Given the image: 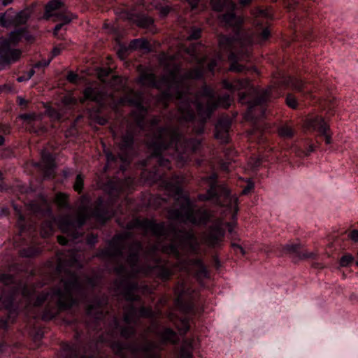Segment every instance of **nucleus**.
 Listing matches in <instances>:
<instances>
[{"label":"nucleus","mask_w":358,"mask_h":358,"mask_svg":"<svg viewBox=\"0 0 358 358\" xmlns=\"http://www.w3.org/2000/svg\"><path fill=\"white\" fill-rule=\"evenodd\" d=\"M78 264V252L71 250L58 257L57 271L64 273L59 282L50 291L40 293L34 301V308L47 303L41 315L43 320H50L62 310L76 303V299L84 294V287L78 276L71 268Z\"/></svg>","instance_id":"nucleus-1"},{"label":"nucleus","mask_w":358,"mask_h":358,"mask_svg":"<svg viewBox=\"0 0 358 358\" xmlns=\"http://www.w3.org/2000/svg\"><path fill=\"white\" fill-rule=\"evenodd\" d=\"M142 249L143 246L140 241H135L131 243L129 246V255L126 259L130 271H127L123 264H117L114 268L118 275H123L122 278L115 280L116 287L125 300L129 302L140 300V296L136 294L139 288L138 284L131 281L130 278L136 277L137 274L148 275L155 273L157 278L166 281L173 275L169 263L157 256L158 245H152L145 250L144 255L148 262L140 264L139 253Z\"/></svg>","instance_id":"nucleus-2"},{"label":"nucleus","mask_w":358,"mask_h":358,"mask_svg":"<svg viewBox=\"0 0 358 358\" xmlns=\"http://www.w3.org/2000/svg\"><path fill=\"white\" fill-rule=\"evenodd\" d=\"M201 47V44L194 43L187 48V52L197 65L185 72L180 79L177 76L179 66H176L172 71L159 80H157L155 75L152 73L143 72L141 73L138 82L142 85L162 90L159 100L166 104L169 101L176 99L178 101V106L179 107L181 101H183L185 92L190 90L185 81L190 79H201L203 76L206 58L199 57ZM178 116L179 110L178 111Z\"/></svg>","instance_id":"nucleus-3"},{"label":"nucleus","mask_w":358,"mask_h":358,"mask_svg":"<svg viewBox=\"0 0 358 358\" xmlns=\"http://www.w3.org/2000/svg\"><path fill=\"white\" fill-rule=\"evenodd\" d=\"M152 137L148 142L153 152L150 158H156L159 168L170 169V161L164 159L162 154L172 150L171 157L180 165L189 159V155L198 151L201 147V141L198 138H185L178 128L171 126L152 129Z\"/></svg>","instance_id":"nucleus-4"},{"label":"nucleus","mask_w":358,"mask_h":358,"mask_svg":"<svg viewBox=\"0 0 358 358\" xmlns=\"http://www.w3.org/2000/svg\"><path fill=\"white\" fill-rule=\"evenodd\" d=\"M232 102L229 94H225L215 97V92L210 87L203 85L195 94L189 93V90L185 92L183 101L179 106L178 120L180 122H191L195 115V110L201 120V127L196 131L201 134L204 129V123L208 119L213 111L217 107L229 108Z\"/></svg>","instance_id":"nucleus-5"},{"label":"nucleus","mask_w":358,"mask_h":358,"mask_svg":"<svg viewBox=\"0 0 358 358\" xmlns=\"http://www.w3.org/2000/svg\"><path fill=\"white\" fill-rule=\"evenodd\" d=\"M114 214L115 212L110 205L103 202L101 198H98L93 203L92 208L80 206L75 220L69 216H64L57 220L54 219L44 221L41 227V234L44 238L51 236L54 232L56 222L63 233L66 234L72 241H76L81 236L78 229L84 225L88 218L94 217L97 221L104 223Z\"/></svg>","instance_id":"nucleus-6"},{"label":"nucleus","mask_w":358,"mask_h":358,"mask_svg":"<svg viewBox=\"0 0 358 358\" xmlns=\"http://www.w3.org/2000/svg\"><path fill=\"white\" fill-rule=\"evenodd\" d=\"M128 229L141 228L145 232H150L157 238H166L170 233H173L172 243L162 247V252L180 258V250L196 254L199 248V243L194 234L191 231H178L172 224H166L165 222H156L155 220L148 218H136L127 224Z\"/></svg>","instance_id":"nucleus-7"},{"label":"nucleus","mask_w":358,"mask_h":358,"mask_svg":"<svg viewBox=\"0 0 358 358\" xmlns=\"http://www.w3.org/2000/svg\"><path fill=\"white\" fill-rule=\"evenodd\" d=\"M129 103L136 107L132 111L131 116L134 123H128L126 128L121 131L117 138V147L119 150L118 157L122 162L132 155L135 150V143L138 133L144 130L145 117L148 108L143 106V96L142 93L131 91L129 95Z\"/></svg>","instance_id":"nucleus-8"},{"label":"nucleus","mask_w":358,"mask_h":358,"mask_svg":"<svg viewBox=\"0 0 358 358\" xmlns=\"http://www.w3.org/2000/svg\"><path fill=\"white\" fill-rule=\"evenodd\" d=\"M173 180L176 184L172 185L170 182L168 185L178 196L177 203L179 208L170 209L168 211V217L173 220L189 222L196 226L206 225L213 217V212L203 207L195 209L188 197L180 196L182 192L179 185L180 179L176 177Z\"/></svg>","instance_id":"nucleus-9"},{"label":"nucleus","mask_w":358,"mask_h":358,"mask_svg":"<svg viewBox=\"0 0 358 358\" xmlns=\"http://www.w3.org/2000/svg\"><path fill=\"white\" fill-rule=\"evenodd\" d=\"M222 86L224 89L232 92L239 91L243 89H248L255 92L253 99H248L246 92H241L238 94L239 101L241 103H247L248 105V115L252 119H259L265 115V103L271 99V92L272 87L265 90H257L251 87L250 81L248 78L237 79L232 82H229L227 79L222 81Z\"/></svg>","instance_id":"nucleus-10"},{"label":"nucleus","mask_w":358,"mask_h":358,"mask_svg":"<svg viewBox=\"0 0 358 358\" xmlns=\"http://www.w3.org/2000/svg\"><path fill=\"white\" fill-rule=\"evenodd\" d=\"M218 43L220 50L229 52L228 59L231 64L229 71L241 73L248 70L245 66L239 64L238 62L249 60L251 52L250 45H243V43L237 38L224 35L219 36Z\"/></svg>","instance_id":"nucleus-11"},{"label":"nucleus","mask_w":358,"mask_h":358,"mask_svg":"<svg viewBox=\"0 0 358 358\" xmlns=\"http://www.w3.org/2000/svg\"><path fill=\"white\" fill-rule=\"evenodd\" d=\"M198 199L201 201H212L217 206L226 207L232 212L231 218L236 220L238 211V198L236 195L231 194L224 184L212 182L205 194L198 195Z\"/></svg>","instance_id":"nucleus-12"},{"label":"nucleus","mask_w":358,"mask_h":358,"mask_svg":"<svg viewBox=\"0 0 358 358\" xmlns=\"http://www.w3.org/2000/svg\"><path fill=\"white\" fill-rule=\"evenodd\" d=\"M0 281L6 286L3 294L0 296V301L9 313V318L15 317L17 314V306L15 305V301L18 295H22L24 298H28L29 292L28 287L23 284H17L13 275L8 273H0Z\"/></svg>","instance_id":"nucleus-13"},{"label":"nucleus","mask_w":358,"mask_h":358,"mask_svg":"<svg viewBox=\"0 0 358 358\" xmlns=\"http://www.w3.org/2000/svg\"><path fill=\"white\" fill-rule=\"evenodd\" d=\"M134 357L141 356L142 358H160L162 348L155 341L147 340L143 345H138L136 343L127 345L120 342L112 345L113 350L122 358H125L124 351L127 347Z\"/></svg>","instance_id":"nucleus-14"},{"label":"nucleus","mask_w":358,"mask_h":358,"mask_svg":"<svg viewBox=\"0 0 358 358\" xmlns=\"http://www.w3.org/2000/svg\"><path fill=\"white\" fill-rule=\"evenodd\" d=\"M210 6L214 11L224 13L218 16V19L224 26L240 28L243 20L236 15V5L232 0H210Z\"/></svg>","instance_id":"nucleus-15"},{"label":"nucleus","mask_w":358,"mask_h":358,"mask_svg":"<svg viewBox=\"0 0 358 358\" xmlns=\"http://www.w3.org/2000/svg\"><path fill=\"white\" fill-rule=\"evenodd\" d=\"M130 236V233L125 232L115 236L109 242L107 248L101 250L96 257L102 259H117L122 257L124 241Z\"/></svg>","instance_id":"nucleus-16"},{"label":"nucleus","mask_w":358,"mask_h":358,"mask_svg":"<svg viewBox=\"0 0 358 358\" xmlns=\"http://www.w3.org/2000/svg\"><path fill=\"white\" fill-rule=\"evenodd\" d=\"M222 218L215 219L208 230L202 236L203 242L210 248H218L223 241L225 230Z\"/></svg>","instance_id":"nucleus-17"},{"label":"nucleus","mask_w":358,"mask_h":358,"mask_svg":"<svg viewBox=\"0 0 358 358\" xmlns=\"http://www.w3.org/2000/svg\"><path fill=\"white\" fill-rule=\"evenodd\" d=\"M107 303V296H103L101 298H96L93 302L87 306V314L93 317L97 322L105 319L108 314L106 307Z\"/></svg>","instance_id":"nucleus-18"},{"label":"nucleus","mask_w":358,"mask_h":358,"mask_svg":"<svg viewBox=\"0 0 358 358\" xmlns=\"http://www.w3.org/2000/svg\"><path fill=\"white\" fill-rule=\"evenodd\" d=\"M9 41L3 39L0 41V57L8 62L17 61L21 56L19 49H12Z\"/></svg>","instance_id":"nucleus-19"},{"label":"nucleus","mask_w":358,"mask_h":358,"mask_svg":"<svg viewBox=\"0 0 358 358\" xmlns=\"http://www.w3.org/2000/svg\"><path fill=\"white\" fill-rule=\"evenodd\" d=\"M36 166L41 167L45 178H50L54 172L55 159L50 152L43 150L41 152V162L36 164Z\"/></svg>","instance_id":"nucleus-20"},{"label":"nucleus","mask_w":358,"mask_h":358,"mask_svg":"<svg viewBox=\"0 0 358 358\" xmlns=\"http://www.w3.org/2000/svg\"><path fill=\"white\" fill-rule=\"evenodd\" d=\"M282 83L285 85L289 86L294 90L304 94H309L311 92V90L308 87L306 83L294 77L284 78Z\"/></svg>","instance_id":"nucleus-21"},{"label":"nucleus","mask_w":358,"mask_h":358,"mask_svg":"<svg viewBox=\"0 0 358 358\" xmlns=\"http://www.w3.org/2000/svg\"><path fill=\"white\" fill-rule=\"evenodd\" d=\"M104 92L97 87H87L83 90V97L80 99V102L84 103L87 100L96 102H101L103 100Z\"/></svg>","instance_id":"nucleus-22"},{"label":"nucleus","mask_w":358,"mask_h":358,"mask_svg":"<svg viewBox=\"0 0 358 358\" xmlns=\"http://www.w3.org/2000/svg\"><path fill=\"white\" fill-rule=\"evenodd\" d=\"M152 332L160 338L162 343L176 344L178 342L176 332L169 327H165L160 331H152Z\"/></svg>","instance_id":"nucleus-23"},{"label":"nucleus","mask_w":358,"mask_h":358,"mask_svg":"<svg viewBox=\"0 0 358 358\" xmlns=\"http://www.w3.org/2000/svg\"><path fill=\"white\" fill-rule=\"evenodd\" d=\"M62 350L66 358H92L83 355V352L78 344H65L63 345Z\"/></svg>","instance_id":"nucleus-24"},{"label":"nucleus","mask_w":358,"mask_h":358,"mask_svg":"<svg viewBox=\"0 0 358 358\" xmlns=\"http://www.w3.org/2000/svg\"><path fill=\"white\" fill-rule=\"evenodd\" d=\"M306 125L308 129H313L319 133H325V129H329V125L325 122L324 120L320 116L308 119Z\"/></svg>","instance_id":"nucleus-25"},{"label":"nucleus","mask_w":358,"mask_h":358,"mask_svg":"<svg viewBox=\"0 0 358 358\" xmlns=\"http://www.w3.org/2000/svg\"><path fill=\"white\" fill-rule=\"evenodd\" d=\"M175 294L177 295L176 302L178 305L190 297L191 291L186 287L185 282H178L175 288Z\"/></svg>","instance_id":"nucleus-26"},{"label":"nucleus","mask_w":358,"mask_h":358,"mask_svg":"<svg viewBox=\"0 0 358 358\" xmlns=\"http://www.w3.org/2000/svg\"><path fill=\"white\" fill-rule=\"evenodd\" d=\"M169 318L173 322L180 335H185L189 331V318L188 317L184 316L176 321H173L171 316H170Z\"/></svg>","instance_id":"nucleus-27"},{"label":"nucleus","mask_w":358,"mask_h":358,"mask_svg":"<svg viewBox=\"0 0 358 358\" xmlns=\"http://www.w3.org/2000/svg\"><path fill=\"white\" fill-rule=\"evenodd\" d=\"M24 31H25V29H22V28L15 29L10 33L9 36L8 38H6V40L9 41V43L12 45H15L22 39Z\"/></svg>","instance_id":"nucleus-28"},{"label":"nucleus","mask_w":358,"mask_h":358,"mask_svg":"<svg viewBox=\"0 0 358 358\" xmlns=\"http://www.w3.org/2000/svg\"><path fill=\"white\" fill-rule=\"evenodd\" d=\"M134 20L136 24L142 28H149L153 24L152 17L145 15H137Z\"/></svg>","instance_id":"nucleus-29"},{"label":"nucleus","mask_w":358,"mask_h":358,"mask_svg":"<svg viewBox=\"0 0 358 358\" xmlns=\"http://www.w3.org/2000/svg\"><path fill=\"white\" fill-rule=\"evenodd\" d=\"M62 6V3L59 0H52L47 3L45 8V15L48 18L50 17V14H53V11H56Z\"/></svg>","instance_id":"nucleus-30"},{"label":"nucleus","mask_w":358,"mask_h":358,"mask_svg":"<svg viewBox=\"0 0 358 358\" xmlns=\"http://www.w3.org/2000/svg\"><path fill=\"white\" fill-rule=\"evenodd\" d=\"M41 252V249L38 247L30 246L20 250V255L22 257H33Z\"/></svg>","instance_id":"nucleus-31"},{"label":"nucleus","mask_w":358,"mask_h":358,"mask_svg":"<svg viewBox=\"0 0 358 358\" xmlns=\"http://www.w3.org/2000/svg\"><path fill=\"white\" fill-rule=\"evenodd\" d=\"M50 16L55 17V21H62V23L66 24L71 21V17L69 13L63 11H56Z\"/></svg>","instance_id":"nucleus-32"},{"label":"nucleus","mask_w":358,"mask_h":358,"mask_svg":"<svg viewBox=\"0 0 358 358\" xmlns=\"http://www.w3.org/2000/svg\"><path fill=\"white\" fill-rule=\"evenodd\" d=\"M231 122L228 117H222L217 121L215 125V129H220L224 131H229L231 127Z\"/></svg>","instance_id":"nucleus-33"},{"label":"nucleus","mask_w":358,"mask_h":358,"mask_svg":"<svg viewBox=\"0 0 358 358\" xmlns=\"http://www.w3.org/2000/svg\"><path fill=\"white\" fill-rule=\"evenodd\" d=\"M278 134L281 137L289 138L294 136V131L290 126L285 124L278 128Z\"/></svg>","instance_id":"nucleus-34"},{"label":"nucleus","mask_w":358,"mask_h":358,"mask_svg":"<svg viewBox=\"0 0 358 358\" xmlns=\"http://www.w3.org/2000/svg\"><path fill=\"white\" fill-rule=\"evenodd\" d=\"M141 317L145 318H154L156 316L155 313L153 311L151 307L141 306L137 312V315Z\"/></svg>","instance_id":"nucleus-35"},{"label":"nucleus","mask_w":358,"mask_h":358,"mask_svg":"<svg viewBox=\"0 0 358 358\" xmlns=\"http://www.w3.org/2000/svg\"><path fill=\"white\" fill-rule=\"evenodd\" d=\"M108 83L111 87H114L115 90H119L122 88L124 85L123 78L117 76H112V78L110 79Z\"/></svg>","instance_id":"nucleus-36"},{"label":"nucleus","mask_w":358,"mask_h":358,"mask_svg":"<svg viewBox=\"0 0 358 358\" xmlns=\"http://www.w3.org/2000/svg\"><path fill=\"white\" fill-rule=\"evenodd\" d=\"M17 225L20 229V234L21 236L25 231L29 230L31 227L30 224L29 226L27 225L24 217L20 213H18V219L17 221Z\"/></svg>","instance_id":"nucleus-37"},{"label":"nucleus","mask_w":358,"mask_h":358,"mask_svg":"<svg viewBox=\"0 0 358 358\" xmlns=\"http://www.w3.org/2000/svg\"><path fill=\"white\" fill-rule=\"evenodd\" d=\"M67 196L64 193H57L55 196V202L61 208H66L68 206Z\"/></svg>","instance_id":"nucleus-38"},{"label":"nucleus","mask_w":358,"mask_h":358,"mask_svg":"<svg viewBox=\"0 0 358 358\" xmlns=\"http://www.w3.org/2000/svg\"><path fill=\"white\" fill-rule=\"evenodd\" d=\"M215 136L222 143H227L229 142V131L220 129H215Z\"/></svg>","instance_id":"nucleus-39"},{"label":"nucleus","mask_w":358,"mask_h":358,"mask_svg":"<svg viewBox=\"0 0 358 358\" xmlns=\"http://www.w3.org/2000/svg\"><path fill=\"white\" fill-rule=\"evenodd\" d=\"M132 48H146L148 46V42L144 39H134L133 40L129 45Z\"/></svg>","instance_id":"nucleus-40"},{"label":"nucleus","mask_w":358,"mask_h":358,"mask_svg":"<svg viewBox=\"0 0 358 358\" xmlns=\"http://www.w3.org/2000/svg\"><path fill=\"white\" fill-rule=\"evenodd\" d=\"M83 184H84V178L83 175L78 174L76 176V181L73 185V189L75 191L78 192V193H80L83 188Z\"/></svg>","instance_id":"nucleus-41"},{"label":"nucleus","mask_w":358,"mask_h":358,"mask_svg":"<svg viewBox=\"0 0 358 358\" xmlns=\"http://www.w3.org/2000/svg\"><path fill=\"white\" fill-rule=\"evenodd\" d=\"M195 264L196 265H198L199 267L198 273H197L198 275L203 277V278H207L208 275V271H207L206 266H204V264H203L202 261L199 259H196Z\"/></svg>","instance_id":"nucleus-42"},{"label":"nucleus","mask_w":358,"mask_h":358,"mask_svg":"<svg viewBox=\"0 0 358 358\" xmlns=\"http://www.w3.org/2000/svg\"><path fill=\"white\" fill-rule=\"evenodd\" d=\"M300 246L297 244H287L285 245L283 248V250L285 252L290 254H296L298 255L299 252Z\"/></svg>","instance_id":"nucleus-43"},{"label":"nucleus","mask_w":358,"mask_h":358,"mask_svg":"<svg viewBox=\"0 0 358 358\" xmlns=\"http://www.w3.org/2000/svg\"><path fill=\"white\" fill-rule=\"evenodd\" d=\"M222 60V55L218 54L214 59H213L208 64V70L210 72H213L215 69L218 66V63Z\"/></svg>","instance_id":"nucleus-44"},{"label":"nucleus","mask_w":358,"mask_h":358,"mask_svg":"<svg viewBox=\"0 0 358 358\" xmlns=\"http://www.w3.org/2000/svg\"><path fill=\"white\" fill-rule=\"evenodd\" d=\"M353 259L354 258L351 255H345L340 259V266L343 267L348 266L352 262Z\"/></svg>","instance_id":"nucleus-45"},{"label":"nucleus","mask_w":358,"mask_h":358,"mask_svg":"<svg viewBox=\"0 0 358 358\" xmlns=\"http://www.w3.org/2000/svg\"><path fill=\"white\" fill-rule=\"evenodd\" d=\"M111 72L110 69H101L98 72V78L103 83H107L106 78L110 75Z\"/></svg>","instance_id":"nucleus-46"},{"label":"nucleus","mask_w":358,"mask_h":358,"mask_svg":"<svg viewBox=\"0 0 358 358\" xmlns=\"http://www.w3.org/2000/svg\"><path fill=\"white\" fill-rule=\"evenodd\" d=\"M251 14L255 17H258L260 16L268 17L269 15L266 10L261 9L260 8L258 7L253 8L251 10Z\"/></svg>","instance_id":"nucleus-47"},{"label":"nucleus","mask_w":358,"mask_h":358,"mask_svg":"<svg viewBox=\"0 0 358 358\" xmlns=\"http://www.w3.org/2000/svg\"><path fill=\"white\" fill-rule=\"evenodd\" d=\"M286 103L289 107L296 108L297 107V101L294 96L292 94H288L286 98Z\"/></svg>","instance_id":"nucleus-48"},{"label":"nucleus","mask_w":358,"mask_h":358,"mask_svg":"<svg viewBox=\"0 0 358 358\" xmlns=\"http://www.w3.org/2000/svg\"><path fill=\"white\" fill-rule=\"evenodd\" d=\"M201 30L199 28H194L192 29L189 35L187 37L188 40H196L200 38Z\"/></svg>","instance_id":"nucleus-49"},{"label":"nucleus","mask_w":358,"mask_h":358,"mask_svg":"<svg viewBox=\"0 0 358 358\" xmlns=\"http://www.w3.org/2000/svg\"><path fill=\"white\" fill-rule=\"evenodd\" d=\"M34 73H35V71L34 70V69H31L25 74H24L21 76H19L17 78V80L20 83L29 80L34 75Z\"/></svg>","instance_id":"nucleus-50"},{"label":"nucleus","mask_w":358,"mask_h":358,"mask_svg":"<svg viewBox=\"0 0 358 358\" xmlns=\"http://www.w3.org/2000/svg\"><path fill=\"white\" fill-rule=\"evenodd\" d=\"M270 31L268 28H264L259 34V41H265L270 36Z\"/></svg>","instance_id":"nucleus-51"},{"label":"nucleus","mask_w":358,"mask_h":358,"mask_svg":"<svg viewBox=\"0 0 358 358\" xmlns=\"http://www.w3.org/2000/svg\"><path fill=\"white\" fill-rule=\"evenodd\" d=\"M300 259H313L315 254L312 252H301L299 251L298 255Z\"/></svg>","instance_id":"nucleus-52"},{"label":"nucleus","mask_w":358,"mask_h":358,"mask_svg":"<svg viewBox=\"0 0 358 358\" xmlns=\"http://www.w3.org/2000/svg\"><path fill=\"white\" fill-rule=\"evenodd\" d=\"M180 355L183 358H189L191 357V349L185 346H181Z\"/></svg>","instance_id":"nucleus-53"},{"label":"nucleus","mask_w":358,"mask_h":358,"mask_svg":"<svg viewBox=\"0 0 358 358\" xmlns=\"http://www.w3.org/2000/svg\"><path fill=\"white\" fill-rule=\"evenodd\" d=\"M86 242L88 245H94L97 242V236L94 234H90L87 236Z\"/></svg>","instance_id":"nucleus-54"},{"label":"nucleus","mask_w":358,"mask_h":358,"mask_svg":"<svg viewBox=\"0 0 358 358\" xmlns=\"http://www.w3.org/2000/svg\"><path fill=\"white\" fill-rule=\"evenodd\" d=\"M320 135L324 137L325 143L327 144L331 143V135L329 133V128L325 129V133H320Z\"/></svg>","instance_id":"nucleus-55"},{"label":"nucleus","mask_w":358,"mask_h":358,"mask_svg":"<svg viewBox=\"0 0 358 358\" xmlns=\"http://www.w3.org/2000/svg\"><path fill=\"white\" fill-rule=\"evenodd\" d=\"M78 75L72 71L69 72L67 75V80L69 82L75 83L78 79Z\"/></svg>","instance_id":"nucleus-56"},{"label":"nucleus","mask_w":358,"mask_h":358,"mask_svg":"<svg viewBox=\"0 0 358 358\" xmlns=\"http://www.w3.org/2000/svg\"><path fill=\"white\" fill-rule=\"evenodd\" d=\"M163 178V173L161 172L159 169L155 168L153 180H159Z\"/></svg>","instance_id":"nucleus-57"},{"label":"nucleus","mask_w":358,"mask_h":358,"mask_svg":"<svg viewBox=\"0 0 358 358\" xmlns=\"http://www.w3.org/2000/svg\"><path fill=\"white\" fill-rule=\"evenodd\" d=\"M231 247L233 248L236 252H240L243 255H245V250L240 245L236 243H232Z\"/></svg>","instance_id":"nucleus-58"},{"label":"nucleus","mask_w":358,"mask_h":358,"mask_svg":"<svg viewBox=\"0 0 358 358\" xmlns=\"http://www.w3.org/2000/svg\"><path fill=\"white\" fill-rule=\"evenodd\" d=\"M349 238L355 242L358 241V230H352L348 235Z\"/></svg>","instance_id":"nucleus-59"},{"label":"nucleus","mask_w":358,"mask_h":358,"mask_svg":"<svg viewBox=\"0 0 358 358\" xmlns=\"http://www.w3.org/2000/svg\"><path fill=\"white\" fill-rule=\"evenodd\" d=\"M0 131L3 134H9L10 131V127L7 124H0Z\"/></svg>","instance_id":"nucleus-60"},{"label":"nucleus","mask_w":358,"mask_h":358,"mask_svg":"<svg viewBox=\"0 0 358 358\" xmlns=\"http://www.w3.org/2000/svg\"><path fill=\"white\" fill-rule=\"evenodd\" d=\"M96 121L100 125H105L108 122L107 118L102 116H97Z\"/></svg>","instance_id":"nucleus-61"},{"label":"nucleus","mask_w":358,"mask_h":358,"mask_svg":"<svg viewBox=\"0 0 358 358\" xmlns=\"http://www.w3.org/2000/svg\"><path fill=\"white\" fill-rule=\"evenodd\" d=\"M57 241H58L59 243L62 245H66L69 241L68 238L63 236H58Z\"/></svg>","instance_id":"nucleus-62"},{"label":"nucleus","mask_w":358,"mask_h":358,"mask_svg":"<svg viewBox=\"0 0 358 358\" xmlns=\"http://www.w3.org/2000/svg\"><path fill=\"white\" fill-rule=\"evenodd\" d=\"M200 0H186L188 4L190 6L192 9H194L197 7Z\"/></svg>","instance_id":"nucleus-63"},{"label":"nucleus","mask_w":358,"mask_h":358,"mask_svg":"<svg viewBox=\"0 0 358 358\" xmlns=\"http://www.w3.org/2000/svg\"><path fill=\"white\" fill-rule=\"evenodd\" d=\"M106 159L108 162H114L116 160L117 157L113 155L112 152H107L106 154Z\"/></svg>","instance_id":"nucleus-64"}]
</instances>
